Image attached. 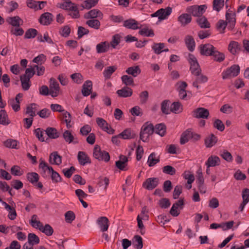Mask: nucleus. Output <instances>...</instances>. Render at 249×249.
Segmentation results:
<instances>
[{"instance_id": "1", "label": "nucleus", "mask_w": 249, "mask_h": 249, "mask_svg": "<svg viewBox=\"0 0 249 249\" xmlns=\"http://www.w3.org/2000/svg\"><path fill=\"white\" fill-rule=\"evenodd\" d=\"M93 155L99 161L104 160L105 162H107L110 160L109 153L105 150H101L100 146L97 144L94 147Z\"/></svg>"}, {"instance_id": "2", "label": "nucleus", "mask_w": 249, "mask_h": 249, "mask_svg": "<svg viewBox=\"0 0 249 249\" xmlns=\"http://www.w3.org/2000/svg\"><path fill=\"white\" fill-rule=\"evenodd\" d=\"M206 8L207 6L205 4L199 6L195 5L188 7L187 11L193 16L199 18L205 12Z\"/></svg>"}, {"instance_id": "3", "label": "nucleus", "mask_w": 249, "mask_h": 249, "mask_svg": "<svg viewBox=\"0 0 249 249\" xmlns=\"http://www.w3.org/2000/svg\"><path fill=\"white\" fill-rule=\"evenodd\" d=\"M240 71V68L239 65H233L222 72V78L226 79L231 77H236L239 74Z\"/></svg>"}, {"instance_id": "4", "label": "nucleus", "mask_w": 249, "mask_h": 249, "mask_svg": "<svg viewBox=\"0 0 249 249\" xmlns=\"http://www.w3.org/2000/svg\"><path fill=\"white\" fill-rule=\"evenodd\" d=\"M159 184V178H147L142 183V187L147 190H152L155 188Z\"/></svg>"}, {"instance_id": "5", "label": "nucleus", "mask_w": 249, "mask_h": 249, "mask_svg": "<svg viewBox=\"0 0 249 249\" xmlns=\"http://www.w3.org/2000/svg\"><path fill=\"white\" fill-rule=\"evenodd\" d=\"M215 48L211 44H201L199 46L200 53L202 55L211 56Z\"/></svg>"}, {"instance_id": "6", "label": "nucleus", "mask_w": 249, "mask_h": 249, "mask_svg": "<svg viewBox=\"0 0 249 249\" xmlns=\"http://www.w3.org/2000/svg\"><path fill=\"white\" fill-rule=\"evenodd\" d=\"M193 116L196 118L207 119L209 116L208 109L204 107H198L195 109L193 112Z\"/></svg>"}, {"instance_id": "7", "label": "nucleus", "mask_w": 249, "mask_h": 249, "mask_svg": "<svg viewBox=\"0 0 249 249\" xmlns=\"http://www.w3.org/2000/svg\"><path fill=\"white\" fill-rule=\"evenodd\" d=\"M50 85V95L53 97H57L59 92L60 88L58 82L54 79L51 78Z\"/></svg>"}, {"instance_id": "8", "label": "nucleus", "mask_w": 249, "mask_h": 249, "mask_svg": "<svg viewBox=\"0 0 249 249\" xmlns=\"http://www.w3.org/2000/svg\"><path fill=\"white\" fill-rule=\"evenodd\" d=\"M53 17L52 13L46 12L40 16L39 22L42 25L47 26L52 23L53 19Z\"/></svg>"}, {"instance_id": "9", "label": "nucleus", "mask_w": 249, "mask_h": 249, "mask_svg": "<svg viewBox=\"0 0 249 249\" xmlns=\"http://www.w3.org/2000/svg\"><path fill=\"white\" fill-rule=\"evenodd\" d=\"M225 17V21L227 23L228 29L230 30H232L234 28L236 23L235 14L229 13L227 11Z\"/></svg>"}, {"instance_id": "10", "label": "nucleus", "mask_w": 249, "mask_h": 249, "mask_svg": "<svg viewBox=\"0 0 249 249\" xmlns=\"http://www.w3.org/2000/svg\"><path fill=\"white\" fill-rule=\"evenodd\" d=\"M228 50L233 55H236L242 50V46L237 41H231L228 45Z\"/></svg>"}, {"instance_id": "11", "label": "nucleus", "mask_w": 249, "mask_h": 249, "mask_svg": "<svg viewBox=\"0 0 249 249\" xmlns=\"http://www.w3.org/2000/svg\"><path fill=\"white\" fill-rule=\"evenodd\" d=\"M77 159L81 165L84 166L87 164H90L91 160L85 152L79 151L77 154Z\"/></svg>"}, {"instance_id": "12", "label": "nucleus", "mask_w": 249, "mask_h": 249, "mask_svg": "<svg viewBox=\"0 0 249 249\" xmlns=\"http://www.w3.org/2000/svg\"><path fill=\"white\" fill-rule=\"evenodd\" d=\"M103 17V13L97 9L91 10L84 15V18L86 19H94L97 18L102 19Z\"/></svg>"}, {"instance_id": "13", "label": "nucleus", "mask_w": 249, "mask_h": 249, "mask_svg": "<svg viewBox=\"0 0 249 249\" xmlns=\"http://www.w3.org/2000/svg\"><path fill=\"white\" fill-rule=\"evenodd\" d=\"M109 221L108 218L105 216H101L97 220V223L99 225L100 230L105 232L108 230L109 227Z\"/></svg>"}, {"instance_id": "14", "label": "nucleus", "mask_w": 249, "mask_h": 249, "mask_svg": "<svg viewBox=\"0 0 249 249\" xmlns=\"http://www.w3.org/2000/svg\"><path fill=\"white\" fill-rule=\"evenodd\" d=\"M45 133L48 136V138H47L46 141L49 139H55L59 137L60 133L55 128L48 127L45 130Z\"/></svg>"}, {"instance_id": "15", "label": "nucleus", "mask_w": 249, "mask_h": 249, "mask_svg": "<svg viewBox=\"0 0 249 249\" xmlns=\"http://www.w3.org/2000/svg\"><path fill=\"white\" fill-rule=\"evenodd\" d=\"M92 83L90 80H87L82 86V94L84 96H88L91 93Z\"/></svg>"}, {"instance_id": "16", "label": "nucleus", "mask_w": 249, "mask_h": 249, "mask_svg": "<svg viewBox=\"0 0 249 249\" xmlns=\"http://www.w3.org/2000/svg\"><path fill=\"white\" fill-rule=\"evenodd\" d=\"M6 21L9 24L16 27H18L23 23V20L18 16L8 17Z\"/></svg>"}, {"instance_id": "17", "label": "nucleus", "mask_w": 249, "mask_h": 249, "mask_svg": "<svg viewBox=\"0 0 249 249\" xmlns=\"http://www.w3.org/2000/svg\"><path fill=\"white\" fill-rule=\"evenodd\" d=\"M116 93L119 97L126 98L130 97L132 95L133 91L131 88L126 86L121 89L118 90Z\"/></svg>"}, {"instance_id": "18", "label": "nucleus", "mask_w": 249, "mask_h": 249, "mask_svg": "<svg viewBox=\"0 0 249 249\" xmlns=\"http://www.w3.org/2000/svg\"><path fill=\"white\" fill-rule=\"evenodd\" d=\"M49 162L53 164L60 165L62 163V157L57 151L53 152L50 155Z\"/></svg>"}, {"instance_id": "19", "label": "nucleus", "mask_w": 249, "mask_h": 249, "mask_svg": "<svg viewBox=\"0 0 249 249\" xmlns=\"http://www.w3.org/2000/svg\"><path fill=\"white\" fill-rule=\"evenodd\" d=\"M220 164V159L216 156H211L208 159L205 164L208 167H214Z\"/></svg>"}, {"instance_id": "20", "label": "nucleus", "mask_w": 249, "mask_h": 249, "mask_svg": "<svg viewBox=\"0 0 249 249\" xmlns=\"http://www.w3.org/2000/svg\"><path fill=\"white\" fill-rule=\"evenodd\" d=\"M184 41L188 50L193 52L195 48L196 43L193 36L190 35L186 36L185 37Z\"/></svg>"}, {"instance_id": "21", "label": "nucleus", "mask_w": 249, "mask_h": 249, "mask_svg": "<svg viewBox=\"0 0 249 249\" xmlns=\"http://www.w3.org/2000/svg\"><path fill=\"white\" fill-rule=\"evenodd\" d=\"M196 76V78L195 81L193 82L192 85L193 87L196 88L197 89L200 88V86L198 85V84L204 83L208 81V78L207 76L202 74L201 73Z\"/></svg>"}, {"instance_id": "22", "label": "nucleus", "mask_w": 249, "mask_h": 249, "mask_svg": "<svg viewBox=\"0 0 249 249\" xmlns=\"http://www.w3.org/2000/svg\"><path fill=\"white\" fill-rule=\"evenodd\" d=\"M138 22L135 19L130 18L126 20L124 22V26L132 30H136L141 28V27L138 26Z\"/></svg>"}, {"instance_id": "23", "label": "nucleus", "mask_w": 249, "mask_h": 249, "mask_svg": "<svg viewBox=\"0 0 249 249\" xmlns=\"http://www.w3.org/2000/svg\"><path fill=\"white\" fill-rule=\"evenodd\" d=\"M119 136H121L122 139L126 140L135 138L136 136V134L134 131L130 128H127L120 133Z\"/></svg>"}, {"instance_id": "24", "label": "nucleus", "mask_w": 249, "mask_h": 249, "mask_svg": "<svg viewBox=\"0 0 249 249\" xmlns=\"http://www.w3.org/2000/svg\"><path fill=\"white\" fill-rule=\"evenodd\" d=\"M192 137V132L190 129H188L184 131L180 137V143L181 144H184L187 142Z\"/></svg>"}, {"instance_id": "25", "label": "nucleus", "mask_w": 249, "mask_h": 249, "mask_svg": "<svg viewBox=\"0 0 249 249\" xmlns=\"http://www.w3.org/2000/svg\"><path fill=\"white\" fill-rule=\"evenodd\" d=\"M192 19L191 15L186 13L182 14L178 17V21L182 26H185L190 23Z\"/></svg>"}, {"instance_id": "26", "label": "nucleus", "mask_w": 249, "mask_h": 249, "mask_svg": "<svg viewBox=\"0 0 249 249\" xmlns=\"http://www.w3.org/2000/svg\"><path fill=\"white\" fill-rule=\"evenodd\" d=\"M77 6V5L72 3L70 0H65V1L60 4L59 7L65 10L71 11Z\"/></svg>"}, {"instance_id": "27", "label": "nucleus", "mask_w": 249, "mask_h": 249, "mask_svg": "<svg viewBox=\"0 0 249 249\" xmlns=\"http://www.w3.org/2000/svg\"><path fill=\"white\" fill-rule=\"evenodd\" d=\"M109 44L108 42H102L96 45L97 53H106L109 50Z\"/></svg>"}, {"instance_id": "28", "label": "nucleus", "mask_w": 249, "mask_h": 249, "mask_svg": "<svg viewBox=\"0 0 249 249\" xmlns=\"http://www.w3.org/2000/svg\"><path fill=\"white\" fill-rule=\"evenodd\" d=\"M141 131L149 136L153 133L154 127L152 124H148V122H147L142 126Z\"/></svg>"}, {"instance_id": "29", "label": "nucleus", "mask_w": 249, "mask_h": 249, "mask_svg": "<svg viewBox=\"0 0 249 249\" xmlns=\"http://www.w3.org/2000/svg\"><path fill=\"white\" fill-rule=\"evenodd\" d=\"M196 22L201 28H210V23L208 21L207 18L204 16H201L196 19Z\"/></svg>"}, {"instance_id": "30", "label": "nucleus", "mask_w": 249, "mask_h": 249, "mask_svg": "<svg viewBox=\"0 0 249 249\" xmlns=\"http://www.w3.org/2000/svg\"><path fill=\"white\" fill-rule=\"evenodd\" d=\"M160 11L162 10L160 14L159 19L160 20H162L165 19L167 17L171 14L172 11V8L169 6L165 8H160L159 9Z\"/></svg>"}, {"instance_id": "31", "label": "nucleus", "mask_w": 249, "mask_h": 249, "mask_svg": "<svg viewBox=\"0 0 249 249\" xmlns=\"http://www.w3.org/2000/svg\"><path fill=\"white\" fill-rule=\"evenodd\" d=\"M166 126L163 123L157 124L154 127L155 132L161 137L164 136L166 134Z\"/></svg>"}, {"instance_id": "32", "label": "nucleus", "mask_w": 249, "mask_h": 249, "mask_svg": "<svg viewBox=\"0 0 249 249\" xmlns=\"http://www.w3.org/2000/svg\"><path fill=\"white\" fill-rule=\"evenodd\" d=\"M160 161V157H156V154L155 152H152L148 157L147 163L149 167H152Z\"/></svg>"}, {"instance_id": "33", "label": "nucleus", "mask_w": 249, "mask_h": 249, "mask_svg": "<svg viewBox=\"0 0 249 249\" xmlns=\"http://www.w3.org/2000/svg\"><path fill=\"white\" fill-rule=\"evenodd\" d=\"M10 123V121L8 119V116L6 111L5 110H0V124L7 125Z\"/></svg>"}, {"instance_id": "34", "label": "nucleus", "mask_w": 249, "mask_h": 249, "mask_svg": "<svg viewBox=\"0 0 249 249\" xmlns=\"http://www.w3.org/2000/svg\"><path fill=\"white\" fill-rule=\"evenodd\" d=\"M133 246L137 249H142L143 247L142 238L139 235H136L132 239Z\"/></svg>"}, {"instance_id": "35", "label": "nucleus", "mask_w": 249, "mask_h": 249, "mask_svg": "<svg viewBox=\"0 0 249 249\" xmlns=\"http://www.w3.org/2000/svg\"><path fill=\"white\" fill-rule=\"evenodd\" d=\"M183 107L179 102H174L171 105L170 111L174 113H179L182 112Z\"/></svg>"}, {"instance_id": "36", "label": "nucleus", "mask_w": 249, "mask_h": 249, "mask_svg": "<svg viewBox=\"0 0 249 249\" xmlns=\"http://www.w3.org/2000/svg\"><path fill=\"white\" fill-rule=\"evenodd\" d=\"M20 79L23 89L24 90H28L31 86L29 83L30 77H28L26 75H22L20 76Z\"/></svg>"}, {"instance_id": "37", "label": "nucleus", "mask_w": 249, "mask_h": 249, "mask_svg": "<svg viewBox=\"0 0 249 249\" xmlns=\"http://www.w3.org/2000/svg\"><path fill=\"white\" fill-rule=\"evenodd\" d=\"M217 142V138L214 135L212 134L205 140V143L207 147H211Z\"/></svg>"}, {"instance_id": "38", "label": "nucleus", "mask_w": 249, "mask_h": 249, "mask_svg": "<svg viewBox=\"0 0 249 249\" xmlns=\"http://www.w3.org/2000/svg\"><path fill=\"white\" fill-rule=\"evenodd\" d=\"M126 72L133 77H136L141 72V70L138 66L130 67L126 70Z\"/></svg>"}, {"instance_id": "39", "label": "nucleus", "mask_w": 249, "mask_h": 249, "mask_svg": "<svg viewBox=\"0 0 249 249\" xmlns=\"http://www.w3.org/2000/svg\"><path fill=\"white\" fill-rule=\"evenodd\" d=\"M211 56H213L214 61L218 62L223 61L225 58L224 54L218 51L216 48H215L214 50H213V53H212V54Z\"/></svg>"}, {"instance_id": "40", "label": "nucleus", "mask_w": 249, "mask_h": 249, "mask_svg": "<svg viewBox=\"0 0 249 249\" xmlns=\"http://www.w3.org/2000/svg\"><path fill=\"white\" fill-rule=\"evenodd\" d=\"M116 69L117 67L115 66H109L106 68L103 72L105 79H109L112 74L116 70Z\"/></svg>"}, {"instance_id": "41", "label": "nucleus", "mask_w": 249, "mask_h": 249, "mask_svg": "<svg viewBox=\"0 0 249 249\" xmlns=\"http://www.w3.org/2000/svg\"><path fill=\"white\" fill-rule=\"evenodd\" d=\"M39 238L35 233H30L28 235V242L31 245H35L39 243Z\"/></svg>"}, {"instance_id": "42", "label": "nucleus", "mask_w": 249, "mask_h": 249, "mask_svg": "<svg viewBox=\"0 0 249 249\" xmlns=\"http://www.w3.org/2000/svg\"><path fill=\"white\" fill-rule=\"evenodd\" d=\"M37 215H33L32 216L31 219L30 220V224L33 227L39 230V228H41L43 225L40 221L37 220Z\"/></svg>"}, {"instance_id": "43", "label": "nucleus", "mask_w": 249, "mask_h": 249, "mask_svg": "<svg viewBox=\"0 0 249 249\" xmlns=\"http://www.w3.org/2000/svg\"><path fill=\"white\" fill-rule=\"evenodd\" d=\"M28 180L33 184L35 185V183L38 182L39 180V175L35 172L28 173L26 175Z\"/></svg>"}, {"instance_id": "44", "label": "nucleus", "mask_w": 249, "mask_h": 249, "mask_svg": "<svg viewBox=\"0 0 249 249\" xmlns=\"http://www.w3.org/2000/svg\"><path fill=\"white\" fill-rule=\"evenodd\" d=\"M224 6V0H213V10L219 12Z\"/></svg>"}, {"instance_id": "45", "label": "nucleus", "mask_w": 249, "mask_h": 249, "mask_svg": "<svg viewBox=\"0 0 249 249\" xmlns=\"http://www.w3.org/2000/svg\"><path fill=\"white\" fill-rule=\"evenodd\" d=\"M99 0H86L81 4V6L87 9H89L95 6L98 2Z\"/></svg>"}, {"instance_id": "46", "label": "nucleus", "mask_w": 249, "mask_h": 249, "mask_svg": "<svg viewBox=\"0 0 249 249\" xmlns=\"http://www.w3.org/2000/svg\"><path fill=\"white\" fill-rule=\"evenodd\" d=\"M39 230L47 236H51L53 232V228L48 224H45L44 226H43L41 228H39Z\"/></svg>"}, {"instance_id": "47", "label": "nucleus", "mask_w": 249, "mask_h": 249, "mask_svg": "<svg viewBox=\"0 0 249 249\" xmlns=\"http://www.w3.org/2000/svg\"><path fill=\"white\" fill-rule=\"evenodd\" d=\"M164 47L165 45L163 43H154L152 46V49L156 54H159L162 53Z\"/></svg>"}, {"instance_id": "48", "label": "nucleus", "mask_w": 249, "mask_h": 249, "mask_svg": "<svg viewBox=\"0 0 249 249\" xmlns=\"http://www.w3.org/2000/svg\"><path fill=\"white\" fill-rule=\"evenodd\" d=\"M37 31L34 28H29L25 34L24 38L30 39L34 38L37 35Z\"/></svg>"}, {"instance_id": "49", "label": "nucleus", "mask_w": 249, "mask_h": 249, "mask_svg": "<svg viewBox=\"0 0 249 249\" xmlns=\"http://www.w3.org/2000/svg\"><path fill=\"white\" fill-rule=\"evenodd\" d=\"M86 23L89 27L92 28L94 29H99L101 24L99 20L96 19H92L88 20L86 21Z\"/></svg>"}, {"instance_id": "50", "label": "nucleus", "mask_w": 249, "mask_h": 249, "mask_svg": "<svg viewBox=\"0 0 249 249\" xmlns=\"http://www.w3.org/2000/svg\"><path fill=\"white\" fill-rule=\"evenodd\" d=\"M18 143H19V142L17 140L12 139H8L4 142V145L6 147L17 149L18 148V147H17Z\"/></svg>"}, {"instance_id": "51", "label": "nucleus", "mask_w": 249, "mask_h": 249, "mask_svg": "<svg viewBox=\"0 0 249 249\" xmlns=\"http://www.w3.org/2000/svg\"><path fill=\"white\" fill-rule=\"evenodd\" d=\"M190 71L191 74L194 76L198 75L199 74H201L202 71L199 64L190 66Z\"/></svg>"}, {"instance_id": "52", "label": "nucleus", "mask_w": 249, "mask_h": 249, "mask_svg": "<svg viewBox=\"0 0 249 249\" xmlns=\"http://www.w3.org/2000/svg\"><path fill=\"white\" fill-rule=\"evenodd\" d=\"M170 104V101L169 100H165L162 102L161 104V110L163 113L165 114L170 113L169 111Z\"/></svg>"}, {"instance_id": "53", "label": "nucleus", "mask_w": 249, "mask_h": 249, "mask_svg": "<svg viewBox=\"0 0 249 249\" xmlns=\"http://www.w3.org/2000/svg\"><path fill=\"white\" fill-rule=\"evenodd\" d=\"M96 122L98 125L103 130H107L108 129V124L102 118H97Z\"/></svg>"}, {"instance_id": "54", "label": "nucleus", "mask_w": 249, "mask_h": 249, "mask_svg": "<svg viewBox=\"0 0 249 249\" xmlns=\"http://www.w3.org/2000/svg\"><path fill=\"white\" fill-rule=\"evenodd\" d=\"M162 172L164 174L173 176L176 174V170L171 165H166L162 168Z\"/></svg>"}, {"instance_id": "55", "label": "nucleus", "mask_w": 249, "mask_h": 249, "mask_svg": "<svg viewBox=\"0 0 249 249\" xmlns=\"http://www.w3.org/2000/svg\"><path fill=\"white\" fill-rule=\"evenodd\" d=\"M158 204L161 208L167 209L170 207L171 203L168 198H163L159 201Z\"/></svg>"}, {"instance_id": "56", "label": "nucleus", "mask_w": 249, "mask_h": 249, "mask_svg": "<svg viewBox=\"0 0 249 249\" xmlns=\"http://www.w3.org/2000/svg\"><path fill=\"white\" fill-rule=\"evenodd\" d=\"M63 137L65 141L69 143L73 142L74 137L69 130H65L64 132Z\"/></svg>"}, {"instance_id": "57", "label": "nucleus", "mask_w": 249, "mask_h": 249, "mask_svg": "<svg viewBox=\"0 0 249 249\" xmlns=\"http://www.w3.org/2000/svg\"><path fill=\"white\" fill-rule=\"evenodd\" d=\"M139 34L142 36H153L154 33L152 29L148 30L147 28H143L139 31Z\"/></svg>"}, {"instance_id": "58", "label": "nucleus", "mask_w": 249, "mask_h": 249, "mask_svg": "<svg viewBox=\"0 0 249 249\" xmlns=\"http://www.w3.org/2000/svg\"><path fill=\"white\" fill-rule=\"evenodd\" d=\"M51 111L48 108H44L37 113L40 117L44 119L48 118L51 115Z\"/></svg>"}, {"instance_id": "59", "label": "nucleus", "mask_w": 249, "mask_h": 249, "mask_svg": "<svg viewBox=\"0 0 249 249\" xmlns=\"http://www.w3.org/2000/svg\"><path fill=\"white\" fill-rule=\"evenodd\" d=\"M63 113V118L65 119V122L66 123V126L68 128H70L71 125L70 123L71 122V115L69 112L64 110Z\"/></svg>"}, {"instance_id": "60", "label": "nucleus", "mask_w": 249, "mask_h": 249, "mask_svg": "<svg viewBox=\"0 0 249 249\" xmlns=\"http://www.w3.org/2000/svg\"><path fill=\"white\" fill-rule=\"evenodd\" d=\"M65 220L67 223H71L75 218L74 213L71 211H69L65 214Z\"/></svg>"}, {"instance_id": "61", "label": "nucleus", "mask_w": 249, "mask_h": 249, "mask_svg": "<svg viewBox=\"0 0 249 249\" xmlns=\"http://www.w3.org/2000/svg\"><path fill=\"white\" fill-rule=\"evenodd\" d=\"M170 219V215L167 216L166 215L161 214L157 216V220L160 223L164 225L166 223L169 222Z\"/></svg>"}, {"instance_id": "62", "label": "nucleus", "mask_w": 249, "mask_h": 249, "mask_svg": "<svg viewBox=\"0 0 249 249\" xmlns=\"http://www.w3.org/2000/svg\"><path fill=\"white\" fill-rule=\"evenodd\" d=\"M213 127L220 131H223L225 129V125L220 119H216L213 123Z\"/></svg>"}, {"instance_id": "63", "label": "nucleus", "mask_w": 249, "mask_h": 249, "mask_svg": "<svg viewBox=\"0 0 249 249\" xmlns=\"http://www.w3.org/2000/svg\"><path fill=\"white\" fill-rule=\"evenodd\" d=\"M46 60V55H45L44 54L41 53L39 54L36 57H35L33 59V61L36 64H40L41 65L42 63H44L45 62Z\"/></svg>"}, {"instance_id": "64", "label": "nucleus", "mask_w": 249, "mask_h": 249, "mask_svg": "<svg viewBox=\"0 0 249 249\" xmlns=\"http://www.w3.org/2000/svg\"><path fill=\"white\" fill-rule=\"evenodd\" d=\"M72 80L77 84H81L83 80L82 75L80 73H74L71 75Z\"/></svg>"}]
</instances>
